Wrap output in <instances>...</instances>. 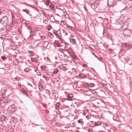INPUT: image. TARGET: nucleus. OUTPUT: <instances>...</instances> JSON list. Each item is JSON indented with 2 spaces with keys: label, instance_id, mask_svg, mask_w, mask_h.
Here are the masks:
<instances>
[{
  "label": "nucleus",
  "instance_id": "c85d7f7f",
  "mask_svg": "<svg viewBox=\"0 0 132 132\" xmlns=\"http://www.w3.org/2000/svg\"><path fill=\"white\" fill-rule=\"evenodd\" d=\"M71 62L73 63V64H76V62L74 60H72L71 61Z\"/></svg>",
  "mask_w": 132,
  "mask_h": 132
},
{
  "label": "nucleus",
  "instance_id": "aec40b11",
  "mask_svg": "<svg viewBox=\"0 0 132 132\" xmlns=\"http://www.w3.org/2000/svg\"><path fill=\"white\" fill-rule=\"evenodd\" d=\"M40 68L43 70H44L46 69V67L45 65H42L40 66Z\"/></svg>",
  "mask_w": 132,
  "mask_h": 132
},
{
  "label": "nucleus",
  "instance_id": "423d86ee",
  "mask_svg": "<svg viewBox=\"0 0 132 132\" xmlns=\"http://www.w3.org/2000/svg\"><path fill=\"white\" fill-rule=\"evenodd\" d=\"M125 46L127 48H132V44H130L129 43H126L125 44Z\"/></svg>",
  "mask_w": 132,
  "mask_h": 132
},
{
  "label": "nucleus",
  "instance_id": "ddd939ff",
  "mask_svg": "<svg viewBox=\"0 0 132 132\" xmlns=\"http://www.w3.org/2000/svg\"><path fill=\"white\" fill-rule=\"evenodd\" d=\"M108 32L106 30L104 29L103 32V35L106 36L108 35Z\"/></svg>",
  "mask_w": 132,
  "mask_h": 132
},
{
  "label": "nucleus",
  "instance_id": "1a4fd4ad",
  "mask_svg": "<svg viewBox=\"0 0 132 132\" xmlns=\"http://www.w3.org/2000/svg\"><path fill=\"white\" fill-rule=\"evenodd\" d=\"M13 128H8L6 129V132H12Z\"/></svg>",
  "mask_w": 132,
  "mask_h": 132
},
{
  "label": "nucleus",
  "instance_id": "2f4dec72",
  "mask_svg": "<svg viewBox=\"0 0 132 132\" xmlns=\"http://www.w3.org/2000/svg\"><path fill=\"white\" fill-rule=\"evenodd\" d=\"M22 11L26 12L28 14L29 13L28 12V11H27L23 9L22 10Z\"/></svg>",
  "mask_w": 132,
  "mask_h": 132
},
{
  "label": "nucleus",
  "instance_id": "2eb2a0df",
  "mask_svg": "<svg viewBox=\"0 0 132 132\" xmlns=\"http://www.w3.org/2000/svg\"><path fill=\"white\" fill-rule=\"evenodd\" d=\"M60 23L61 25L62 26H63L65 25L66 24V22L65 21H61L60 22Z\"/></svg>",
  "mask_w": 132,
  "mask_h": 132
},
{
  "label": "nucleus",
  "instance_id": "4c0bfd02",
  "mask_svg": "<svg viewBox=\"0 0 132 132\" xmlns=\"http://www.w3.org/2000/svg\"><path fill=\"white\" fill-rule=\"evenodd\" d=\"M43 77H44L46 81H47V80L46 79V78L45 77V75H43Z\"/></svg>",
  "mask_w": 132,
  "mask_h": 132
},
{
  "label": "nucleus",
  "instance_id": "338daca9",
  "mask_svg": "<svg viewBox=\"0 0 132 132\" xmlns=\"http://www.w3.org/2000/svg\"><path fill=\"white\" fill-rule=\"evenodd\" d=\"M90 79H91V78H90Z\"/></svg>",
  "mask_w": 132,
  "mask_h": 132
},
{
  "label": "nucleus",
  "instance_id": "6e6d98bb",
  "mask_svg": "<svg viewBox=\"0 0 132 132\" xmlns=\"http://www.w3.org/2000/svg\"><path fill=\"white\" fill-rule=\"evenodd\" d=\"M120 120H119V121L117 120V121L118 122L119 121H120Z\"/></svg>",
  "mask_w": 132,
  "mask_h": 132
},
{
  "label": "nucleus",
  "instance_id": "b1692460",
  "mask_svg": "<svg viewBox=\"0 0 132 132\" xmlns=\"http://www.w3.org/2000/svg\"><path fill=\"white\" fill-rule=\"evenodd\" d=\"M59 51H60L62 53H63V51H64V50L62 48H59Z\"/></svg>",
  "mask_w": 132,
  "mask_h": 132
},
{
  "label": "nucleus",
  "instance_id": "72a5a7b5",
  "mask_svg": "<svg viewBox=\"0 0 132 132\" xmlns=\"http://www.w3.org/2000/svg\"><path fill=\"white\" fill-rule=\"evenodd\" d=\"M50 2L49 1H46V4L47 5H48Z\"/></svg>",
  "mask_w": 132,
  "mask_h": 132
},
{
  "label": "nucleus",
  "instance_id": "6e6552de",
  "mask_svg": "<svg viewBox=\"0 0 132 132\" xmlns=\"http://www.w3.org/2000/svg\"><path fill=\"white\" fill-rule=\"evenodd\" d=\"M49 43L47 41H45L43 43V46L44 47H46L48 45Z\"/></svg>",
  "mask_w": 132,
  "mask_h": 132
},
{
  "label": "nucleus",
  "instance_id": "864d4df0",
  "mask_svg": "<svg viewBox=\"0 0 132 132\" xmlns=\"http://www.w3.org/2000/svg\"><path fill=\"white\" fill-rule=\"evenodd\" d=\"M100 58L101 59H103L102 57H100Z\"/></svg>",
  "mask_w": 132,
  "mask_h": 132
},
{
  "label": "nucleus",
  "instance_id": "a878e982",
  "mask_svg": "<svg viewBox=\"0 0 132 132\" xmlns=\"http://www.w3.org/2000/svg\"><path fill=\"white\" fill-rule=\"evenodd\" d=\"M40 37L42 38V40H44L46 38V37L44 36H40Z\"/></svg>",
  "mask_w": 132,
  "mask_h": 132
},
{
  "label": "nucleus",
  "instance_id": "a19ab883",
  "mask_svg": "<svg viewBox=\"0 0 132 132\" xmlns=\"http://www.w3.org/2000/svg\"><path fill=\"white\" fill-rule=\"evenodd\" d=\"M46 59L47 60H48V61H50V59L48 57H47Z\"/></svg>",
  "mask_w": 132,
  "mask_h": 132
},
{
  "label": "nucleus",
  "instance_id": "393cba45",
  "mask_svg": "<svg viewBox=\"0 0 132 132\" xmlns=\"http://www.w3.org/2000/svg\"><path fill=\"white\" fill-rule=\"evenodd\" d=\"M71 58L72 59H77V57L76 56H74V55H72V56H71Z\"/></svg>",
  "mask_w": 132,
  "mask_h": 132
},
{
  "label": "nucleus",
  "instance_id": "0eeeda50",
  "mask_svg": "<svg viewBox=\"0 0 132 132\" xmlns=\"http://www.w3.org/2000/svg\"><path fill=\"white\" fill-rule=\"evenodd\" d=\"M39 89V91H42L43 90V86L41 84H39L38 85Z\"/></svg>",
  "mask_w": 132,
  "mask_h": 132
},
{
  "label": "nucleus",
  "instance_id": "f257e3e1",
  "mask_svg": "<svg viewBox=\"0 0 132 132\" xmlns=\"http://www.w3.org/2000/svg\"><path fill=\"white\" fill-rule=\"evenodd\" d=\"M123 34L125 37L129 36L131 34V31L130 30H125L123 31Z\"/></svg>",
  "mask_w": 132,
  "mask_h": 132
},
{
  "label": "nucleus",
  "instance_id": "052dcab7",
  "mask_svg": "<svg viewBox=\"0 0 132 132\" xmlns=\"http://www.w3.org/2000/svg\"><path fill=\"white\" fill-rule=\"evenodd\" d=\"M80 75H81V74H79V76H80Z\"/></svg>",
  "mask_w": 132,
  "mask_h": 132
},
{
  "label": "nucleus",
  "instance_id": "ea45409f",
  "mask_svg": "<svg viewBox=\"0 0 132 132\" xmlns=\"http://www.w3.org/2000/svg\"><path fill=\"white\" fill-rule=\"evenodd\" d=\"M1 120L2 122H3L4 121V119L2 118Z\"/></svg>",
  "mask_w": 132,
  "mask_h": 132
},
{
  "label": "nucleus",
  "instance_id": "7c9ffc66",
  "mask_svg": "<svg viewBox=\"0 0 132 132\" xmlns=\"http://www.w3.org/2000/svg\"><path fill=\"white\" fill-rule=\"evenodd\" d=\"M36 74L37 75L39 76H41L42 75L40 74V72H37L36 73Z\"/></svg>",
  "mask_w": 132,
  "mask_h": 132
},
{
  "label": "nucleus",
  "instance_id": "412c9836",
  "mask_svg": "<svg viewBox=\"0 0 132 132\" xmlns=\"http://www.w3.org/2000/svg\"><path fill=\"white\" fill-rule=\"evenodd\" d=\"M50 7H51V8L52 10H53V9H54V7H55V6H54V5H52V4H51L50 5Z\"/></svg>",
  "mask_w": 132,
  "mask_h": 132
},
{
  "label": "nucleus",
  "instance_id": "f03ea898",
  "mask_svg": "<svg viewBox=\"0 0 132 132\" xmlns=\"http://www.w3.org/2000/svg\"><path fill=\"white\" fill-rule=\"evenodd\" d=\"M8 18L6 16L3 17L0 20L1 22L3 24L6 23L8 22Z\"/></svg>",
  "mask_w": 132,
  "mask_h": 132
},
{
  "label": "nucleus",
  "instance_id": "3c124183",
  "mask_svg": "<svg viewBox=\"0 0 132 132\" xmlns=\"http://www.w3.org/2000/svg\"><path fill=\"white\" fill-rule=\"evenodd\" d=\"M92 52V54H93V55H95V54L94 53H93V52Z\"/></svg>",
  "mask_w": 132,
  "mask_h": 132
},
{
  "label": "nucleus",
  "instance_id": "8fccbe9b",
  "mask_svg": "<svg viewBox=\"0 0 132 132\" xmlns=\"http://www.w3.org/2000/svg\"><path fill=\"white\" fill-rule=\"evenodd\" d=\"M113 119L114 120H116V119H114V117H113Z\"/></svg>",
  "mask_w": 132,
  "mask_h": 132
},
{
  "label": "nucleus",
  "instance_id": "c756f323",
  "mask_svg": "<svg viewBox=\"0 0 132 132\" xmlns=\"http://www.w3.org/2000/svg\"><path fill=\"white\" fill-rule=\"evenodd\" d=\"M56 45L58 47H61V46L60 44V43H56Z\"/></svg>",
  "mask_w": 132,
  "mask_h": 132
},
{
  "label": "nucleus",
  "instance_id": "49530a36",
  "mask_svg": "<svg viewBox=\"0 0 132 132\" xmlns=\"http://www.w3.org/2000/svg\"><path fill=\"white\" fill-rule=\"evenodd\" d=\"M18 86H19V87H21V86L20 84L19 85H18Z\"/></svg>",
  "mask_w": 132,
  "mask_h": 132
},
{
  "label": "nucleus",
  "instance_id": "603ef678",
  "mask_svg": "<svg viewBox=\"0 0 132 132\" xmlns=\"http://www.w3.org/2000/svg\"><path fill=\"white\" fill-rule=\"evenodd\" d=\"M96 57H97V56L95 54L94 55Z\"/></svg>",
  "mask_w": 132,
  "mask_h": 132
},
{
  "label": "nucleus",
  "instance_id": "473e14b6",
  "mask_svg": "<svg viewBox=\"0 0 132 132\" xmlns=\"http://www.w3.org/2000/svg\"><path fill=\"white\" fill-rule=\"evenodd\" d=\"M51 25H50L48 27V28H47V30H50L51 29Z\"/></svg>",
  "mask_w": 132,
  "mask_h": 132
},
{
  "label": "nucleus",
  "instance_id": "09e8293b",
  "mask_svg": "<svg viewBox=\"0 0 132 132\" xmlns=\"http://www.w3.org/2000/svg\"><path fill=\"white\" fill-rule=\"evenodd\" d=\"M47 22V21L46 20H45L44 21V22Z\"/></svg>",
  "mask_w": 132,
  "mask_h": 132
},
{
  "label": "nucleus",
  "instance_id": "58836bf2",
  "mask_svg": "<svg viewBox=\"0 0 132 132\" xmlns=\"http://www.w3.org/2000/svg\"><path fill=\"white\" fill-rule=\"evenodd\" d=\"M67 100H68V101H71V99L70 98H68L67 99Z\"/></svg>",
  "mask_w": 132,
  "mask_h": 132
},
{
  "label": "nucleus",
  "instance_id": "e433bc0d",
  "mask_svg": "<svg viewBox=\"0 0 132 132\" xmlns=\"http://www.w3.org/2000/svg\"><path fill=\"white\" fill-rule=\"evenodd\" d=\"M86 118L87 119H89L90 118L89 117V115L87 116H86Z\"/></svg>",
  "mask_w": 132,
  "mask_h": 132
},
{
  "label": "nucleus",
  "instance_id": "4be33fe9",
  "mask_svg": "<svg viewBox=\"0 0 132 132\" xmlns=\"http://www.w3.org/2000/svg\"><path fill=\"white\" fill-rule=\"evenodd\" d=\"M69 97L70 98H72L73 97V95L72 94H69Z\"/></svg>",
  "mask_w": 132,
  "mask_h": 132
},
{
  "label": "nucleus",
  "instance_id": "20e7f679",
  "mask_svg": "<svg viewBox=\"0 0 132 132\" xmlns=\"http://www.w3.org/2000/svg\"><path fill=\"white\" fill-rule=\"evenodd\" d=\"M8 109L10 111L14 112L16 110V107L14 104H13L10 105Z\"/></svg>",
  "mask_w": 132,
  "mask_h": 132
},
{
  "label": "nucleus",
  "instance_id": "9b49d317",
  "mask_svg": "<svg viewBox=\"0 0 132 132\" xmlns=\"http://www.w3.org/2000/svg\"><path fill=\"white\" fill-rule=\"evenodd\" d=\"M89 47L92 50H93L95 49V47L93 45L90 44L89 45Z\"/></svg>",
  "mask_w": 132,
  "mask_h": 132
},
{
  "label": "nucleus",
  "instance_id": "9d476101",
  "mask_svg": "<svg viewBox=\"0 0 132 132\" xmlns=\"http://www.w3.org/2000/svg\"><path fill=\"white\" fill-rule=\"evenodd\" d=\"M70 42L73 44H75L76 43V41L74 39H70Z\"/></svg>",
  "mask_w": 132,
  "mask_h": 132
},
{
  "label": "nucleus",
  "instance_id": "bf43d9fd",
  "mask_svg": "<svg viewBox=\"0 0 132 132\" xmlns=\"http://www.w3.org/2000/svg\"><path fill=\"white\" fill-rule=\"evenodd\" d=\"M31 60L32 61H32V59H31Z\"/></svg>",
  "mask_w": 132,
  "mask_h": 132
},
{
  "label": "nucleus",
  "instance_id": "5fc2aeb1",
  "mask_svg": "<svg viewBox=\"0 0 132 132\" xmlns=\"http://www.w3.org/2000/svg\"><path fill=\"white\" fill-rule=\"evenodd\" d=\"M43 106H44V107H45V105H43Z\"/></svg>",
  "mask_w": 132,
  "mask_h": 132
},
{
  "label": "nucleus",
  "instance_id": "c03bdc74",
  "mask_svg": "<svg viewBox=\"0 0 132 132\" xmlns=\"http://www.w3.org/2000/svg\"><path fill=\"white\" fill-rule=\"evenodd\" d=\"M117 116L118 118H120V116L119 115H117Z\"/></svg>",
  "mask_w": 132,
  "mask_h": 132
},
{
  "label": "nucleus",
  "instance_id": "cd10ccee",
  "mask_svg": "<svg viewBox=\"0 0 132 132\" xmlns=\"http://www.w3.org/2000/svg\"><path fill=\"white\" fill-rule=\"evenodd\" d=\"M94 86V85L93 83H91L90 84L89 86L91 87H93Z\"/></svg>",
  "mask_w": 132,
  "mask_h": 132
},
{
  "label": "nucleus",
  "instance_id": "a211bd4d",
  "mask_svg": "<svg viewBox=\"0 0 132 132\" xmlns=\"http://www.w3.org/2000/svg\"><path fill=\"white\" fill-rule=\"evenodd\" d=\"M59 103H56L55 105L56 108L57 109H58L59 108Z\"/></svg>",
  "mask_w": 132,
  "mask_h": 132
},
{
  "label": "nucleus",
  "instance_id": "f3484780",
  "mask_svg": "<svg viewBox=\"0 0 132 132\" xmlns=\"http://www.w3.org/2000/svg\"><path fill=\"white\" fill-rule=\"evenodd\" d=\"M59 71V70L58 69L56 68L54 69V71L53 73L54 74L56 73Z\"/></svg>",
  "mask_w": 132,
  "mask_h": 132
},
{
  "label": "nucleus",
  "instance_id": "a18cd8bd",
  "mask_svg": "<svg viewBox=\"0 0 132 132\" xmlns=\"http://www.w3.org/2000/svg\"><path fill=\"white\" fill-rule=\"evenodd\" d=\"M49 34L50 35H52V34L50 32L49 33Z\"/></svg>",
  "mask_w": 132,
  "mask_h": 132
},
{
  "label": "nucleus",
  "instance_id": "4468645a",
  "mask_svg": "<svg viewBox=\"0 0 132 132\" xmlns=\"http://www.w3.org/2000/svg\"><path fill=\"white\" fill-rule=\"evenodd\" d=\"M95 126H98L101 124V123L100 121H98L97 122H95L94 123Z\"/></svg>",
  "mask_w": 132,
  "mask_h": 132
},
{
  "label": "nucleus",
  "instance_id": "c9c22d12",
  "mask_svg": "<svg viewBox=\"0 0 132 132\" xmlns=\"http://www.w3.org/2000/svg\"><path fill=\"white\" fill-rule=\"evenodd\" d=\"M2 65L3 66V67L4 66H5V64L4 63H0V65Z\"/></svg>",
  "mask_w": 132,
  "mask_h": 132
},
{
  "label": "nucleus",
  "instance_id": "39448f33",
  "mask_svg": "<svg viewBox=\"0 0 132 132\" xmlns=\"http://www.w3.org/2000/svg\"><path fill=\"white\" fill-rule=\"evenodd\" d=\"M118 105L121 107V106H122V100L121 98H120L119 99V101L118 100Z\"/></svg>",
  "mask_w": 132,
  "mask_h": 132
},
{
  "label": "nucleus",
  "instance_id": "13d9d810",
  "mask_svg": "<svg viewBox=\"0 0 132 132\" xmlns=\"http://www.w3.org/2000/svg\"><path fill=\"white\" fill-rule=\"evenodd\" d=\"M30 33H31V32H31V31H30Z\"/></svg>",
  "mask_w": 132,
  "mask_h": 132
},
{
  "label": "nucleus",
  "instance_id": "f704fd0d",
  "mask_svg": "<svg viewBox=\"0 0 132 132\" xmlns=\"http://www.w3.org/2000/svg\"><path fill=\"white\" fill-rule=\"evenodd\" d=\"M15 119V117H12V118H11V120L13 121H14V119Z\"/></svg>",
  "mask_w": 132,
  "mask_h": 132
},
{
  "label": "nucleus",
  "instance_id": "0e129e2a",
  "mask_svg": "<svg viewBox=\"0 0 132 132\" xmlns=\"http://www.w3.org/2000/svg\"><path fill=\"white\" fill-rule=\"evenodd\" d=\"M29 29H30V28H29Z\"/></svg>",
  "mask_w": 132,
  "mask_h": 132
},
{
  "label": "nucleus",
  "instance_id": "e2e57ef3",
  "mask_svg": "<svg viewBox=\"0 0 132 132\" xmlns=\"http://www.w3.org/2000/svg\"><path fill=\"white\" fill-rule=\"evenodd\" d=\"M54 34H55V35H56L55 34V33H54Z\"/></svg>",
  "mask_w": 132,
  "mask_h": 132
},
{
  "label": "nucleus",
  "instance_id": "6ab92c4d",
  "mask_svg": "<svg viewBox=\"0 0 132 132\" xmlns=\"http://www.w3.org/2000/svg\"><path fill=\"white\" fill-rule=\"evenodd\" d=\"M29 70V68L27 67L25 68L24 69V71L25 72H28Z\"/></svg>",
  "mask_w": 132,
  "mask_h": 132
},
{
  "label": "nucleus",
  "instance_id": "f8f14e48",
  "mask_svg": "<svg viewBox=\"0 0 132 132\" xmlns=\"http://www.w3.org/2000/svg\"><path fill=\"white\" fill-rule=\"evenodd\" d=\"M78 123H80L82 125H83L84 124V122L82 121V119H80L78 120Z\"/></svg>",
  "mask_w": 132,
  "mask_h": 132
},
{
  "label": "nucleus",
  "instance_id": "4d7b16f0",
  "mask_svg": "<svg viewBox=\"0 0 132 132\" xmlns=\"http://www.w3.org/2000/svg\"><path fill=\"white\" fill-rule=\"evenodd\" d=\"M27 132V131H24V132Z\"/></svg>",
  "mask_w": 132,
  "mask_h": 132
},
{
  "label": "nucleus",
  "instance_id": "680f3d73",
  "mask_svg": "<svg viewBox=\"0 0 132 132\" xmlns=\"http://www.w3.org/2000/svg\"><path fill=\"white\" fill-rule=\"evenodd\" d=\"M79 132V131H77V132Z\"/></svg>",
  "mask_w": 132,
  "mask_h": 132
},
{
  "label": "nucleus",
  "instance_id": "de8ad7c7",
  "mask_svg": "<svg viewBox=\"0 0 132 132\" xmlns=\"http://www.w3.org/2000/svg\"><path fill=\"white\" fill-rule=\"evenodd\" d=\"M23 91L24 92V93H26V92L24 90H23Z\"/></svg>",
  "mask_w": 132,
  "mask_h": 132
},
{
  "label": "nucleus",
  "instance_id": "69168bd1",
  "mask_svg": "<svg viewBox=\"0 0 132 132\" xmlns=\"http://www.w3.org/2000/svg\"><path fill=\"white\" fill-rule=\"evenodd\" d=\"M90 79H91V78H90Z\"/></svg>",
  "mask_w": 132,
  "mask_h": 132
},
{
  "label": "nucleus",
  "instance_id": "bb28decb",
  "mask_svg": "<svg viewBox=\"0 0 132 132\" xmlns=\"http://www.w3.org/2000/svg\"><path fill=\"white\" fill-rule=\"evenodd\" d=\"M1 59L3 60H5L6 59V57L4 56H2L1 57Z\"/></svg>",
  "mask_w": 132,
  "mask_h": 132
},
{
  "label": "nucleus",
  "instance_id": "dca6fc26",
  "mask_svg": "<svg viewBox=\"0 0 132 132\" xmlns=\"http://www.w3.org/2000/svg\"><path fill=\"white\" fill-rule=\"evenodd\" d=\"M109 51L112 54H114L115 53V50L114 49H109Z\"/></svg>",
  "mask_w": 132,
  "mask_h": 132
},
{
  "label": "nucleus",
  "instance_id": "5701e85b",
  "mask_svg": "<svg viewBox=\"0 0 132 132\" xmlns=\"http://www.w3.org/2000/svg\"><path fill=\"white\" fill-rule=\"evenodd\" d=\"M66 26L69 29H71L73 28V27L70 26L68 24H67Z\"/></svg>",
  "mask_w": 132,
  "mask_h": 132
},
{
  "label": "nucleus",
  "instance_id": "37998d69",
  "mask_svg": "<svg viewBox=\"0 0 132 132\" xmlns=\"http://www.w3.org/2000/svg\"><path fill=\"white\" fill-rule=\"evenodd\" d=\"M69 126H68V125H67V126H66L65 127V128H69Z\"/></svg>",
  "mask_w": 132,
  "mask_h": 132
},
{
  "label": "nucleus",
  "instance_id": "79ce46f5",
  "mask_svg": "<svg viewBox=\"0 0 132 132\" xmlns=\"http://www.w3.org/2000/svg\"><path fill=\"white\" fill-rule=\"evenodd\" d=\"M2 91V92H3V94H4L5 93V91L4 90H3V91H4V92H3V91Z\"/></svg>",
  "mask_w": 132,
  "mask_h": 132
},
{
  "label": "nucleus",
  "instance_id": "7ed1b4c3",
  "mask_svg": "<svg viewBox=\"0 0 132 132\" xmlns=\"http://www.w3.org/2000/svg\"><path fill=\"white\" fill-rule=\"evenodd\" d=\"M8 102L7 100V98L5 97H2L0 98V103L1 104H3L4 105L5 103H7Z\"/></svg>",
  "mask_w": 132,
  "mask_h": 132
}]
</instances>
